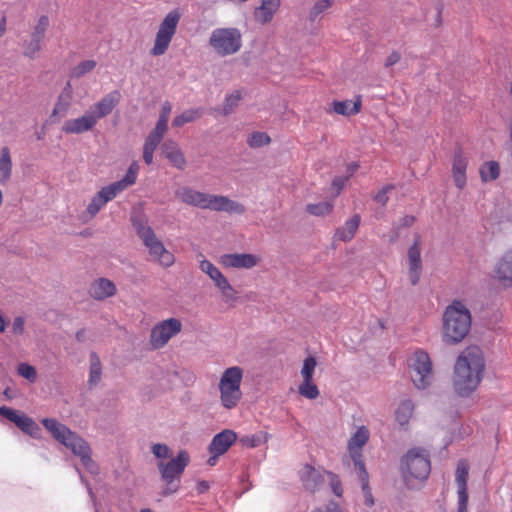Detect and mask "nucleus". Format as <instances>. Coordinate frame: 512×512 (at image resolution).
Masks as SVG:
<instances>
[{
  "instance_id": "obj_15",
  "label": "nucleus",
  "mask_w": 512,
  "mask_h": 512,
  "mask_svg": "<svg viewBox=\"0 0 512 512\" xmlns=\"http://www.w3.org/2000/svg\"><path fill=\"white\" fill-rule=\"evenodd\" d=\"M181 330L182 323L177 318L160 321L151 330L150 344L154 349H161Z\"/></svg>"
},
{
  "instance_id": "obj_19",
  "label": "nucleus",
  "mask_w": 512,
  "mask_h": 512,
  "mask_svg": "<svg viewBox=\"0 0 512 512\" xmlns=\"http://www.w3.org/2000/svg\"><path fill=\"white\" fill-rule=\"evenodd\" d=\"M408 275L412 285L418 284L422 272L421 238L415 236L412 245L408 249Z\"/></svg>"
},
{
  "instance_id": "obj_33",
  "label": "nucleus",
  "mask_w": 512,
  "mask_h": 512,
  "mask_svg": "<svg viewBox=\"0 0 512 512\" xmlns=\"http://www.w3.org/2000/svg\"><path fill=\"white\" fill-rule=\"evenodd\" d=\"M11 173L12 161L10 150L8 147H3L0 155V184H4L10 179Z\"/></svg>"
},
{
  "instance_id": "obj_56",
  "label": "nucleus",
  "mask_w": 512,
  "mask_h": 512,
  "mask_svg": "<svg viewBox=\"0 0 512 512\" xmlns=\"http://www.w3.org/2000/svg\"><path fill=\"white\" fill-rule=\"evenodd\" d=\"M400 60V54L398 52H392L386 59V67L393 66Z\"/></svg>"
},
{
  "instance_id": "obj_32",
  "label": "nucleus",
  "mask_w": 512,
  "mask_h": 512,
  "mask_svg": "<svg viewBox=\"0 0 512 512\" xmlns=\"http://www.w3.org/2000/svg\"><path fill=\"white\" fill-rule=\"evenodd\" d=\"M44 45V40L30 33L29 39L23 43V55L29 59L38 57Z\"/></svg>"
},
{
  "instance_id": "obj_49",
  "label": "nucleus",
  "mask_w": 512,
  "mask_h": 512,
  "mask_svg": "<svg viewBox=\"0 0 512 512\" xmlns=\"http://www.w3.org/2000/svg\"><path fill=\"white\" fill-rule=\"evenodd\" d=\"M151 452L158 459H165L171 456V449L163 443L153 444L151 447Z\"/></svg>"
},
{
  "instance_id": "obj_26",
  "label": "nucleus",
  "mask_w": 512,
  "mask_h": 512,
  "mask_svg": "<svg viewBox=\"0 0 512 512\" xmlns=\"http://www.w3.org/2000/svg\"><path fill=\"white\" fill-rule=\"evenodd\" d=\"M301 481L304 487L309 491L318 489L322 482V477L319 471L310 465H305L300 473Z\"/></svg>"
},
{
  "instance_id": "obj_9",
  "label": "nucleus",
  "mask_w": 512,
  "mask_h": 512,
  "mask_svg": "<svg viewBox=\"0 0 512 512\" xmlns=\"http://www.w3.org/2000/svg\"><path fill=\"white\" fill-rule=\"evenodd\" d=\"M190 462V456L187 451L181 450L176 457L168 462L160 461L157 465L166 487L163 489V495L167 496L176 493L179 489V479L185 468Z\"/></svg>"
},
{
  "instance_id": "obj_10",
  "label": "nucleus",
  "mask_w": 512,
  "mask_h": 512,
  "mask_svg": "<svg viewBox=\"0 0 512 512\" xmlns=\"http://www.w3.org/2000/svg\"><path fill=\"white\" fill-rule=\"evenodd\" d=\"M209 46L221 57L234 55L242 47V34L234 27L216 28L210 34Z\"/></svg>"
},
{
  "instance_id": "obj_55",
  "label": "nucleus",
  "mask_w": 512,
  "mask_h": 512,
  "mask_svg": "<svg viewBox=\"0 0 512 512\" xmlns=\"http://www.w3.org/2000/svg\"><path fill=\"white\" fill-rule=\"evenodd\" d=\"M331 485H332V489H333V492L335 493V495L341 496V494H342L341 483L337 479V477H335L334 475H331Z\"/></svg>"
},
{
  "instance_id": "obj_2",
  "label": "nucleus",
  "mask_w": 512,
  "mask_h": 512,
  "mask_svg": "<svg viewBox=\"0 0 512 512\" xmlns=\"http://www.w3.org/2000/svg\"><path fill=\"white\" fill-rule=\"evenodd\" d=\"M484 359L476 349H467L462 352L455 363L453 387L461 396H469L481 382L484 371Z\"/></svg>"
},
{
  "instance_id": "obj_17",
  "label": "nucleus",
  "mask_w": 512,
  "mask_h": 512,
  "mask_svg": "<svg viewBox=\"0 0 512 512\" xmlns=\"http://www.w3.org/2000/svg\"><path fill=\"white\" fill-rule=\"evenodd\" d=\"M469 477V464L466 460H460L455 471V484L457 486L458 507L457 512L468 511L467 481Z\"/></svg>"
},
{
  "instance_id": "obj_59",
  "label": "nucleus",
  "mask_w": 512,
  "mask_h": 512,
  "mask_svg": "<svg viewBox=\"0 0 512 512\" xmlns=\"http://www.w3.org/2000/svg\"><path fill=\"white\" fill-rule=\"evenodd\" d=\"M358 168H359V165L356 162H352V163L348 164L347 165L348 175L346 177H348V179H349L357 171Z\"/></svg>"
},
{
  "instance_id": "obj_12",
  "label": "nucleus",
  "mask_w": 512,
  "mask_h": 512,
  "mask_svg": "<svg viewBox=\"0 0 512 512\" xmlns=\"http://www.w3.org/2000/svg\"><path fill=\"white\" fill-rule=\"evenodd\" d=\"M412 382L418 389H426L433 381L432 363L429 355L423 350H417L409 359Z\"/></svg>"
},
{
  "instance_id": "obj_60",
  "label": "nucleus",
  "mask_w": 512,
  "mask_h": 512,
  "mask_svg": "<svg viewBox=\"0 0 512 512\" xmlns=\"http://www.w3.org/2000/svg\"><path fill=\"white\" fill-rule=\"evenodd\" d=\"M153 159H154V152H144L143 151V160L147 165L152 164Z\"/></svg>"
},
{
  "instance_id": "obj_34",
  "label": "nucleus",
  "mask_w": 512,
  "mask_h": 512,
  "mask_svg": "<svg viewBox=\"0 0 512 512\" xmlns=\"http://www.w3.org/2000/svg\"><path fill=\"white\" fill-rule=\"evenodd\" d=\"M17 427H19L24 433L30 435L31 437L38 438L41 433V428L38 424L27 417L23 413L19 416L16 423Z\"/></svg>"
},
{
  "instance_id": "obj_6",
  "label": "nucleus",
  "mask_w": 512,
  "mask_h": 512,
  "mask_svg": "<svg viewBox=\"0 0 512 512\" xmlns=\"http://www.w3.org/2000/svg\"><path fill=\"white\" fill-rule=\"evenodd\" d=\"M400 471L405 485L412 489L416 481H425L431 471L429 454L421 448L410 449L400 461Z\"/></svg>"
},
{
  "instance_id": "obj_44",
  "label": "nucleus",
  "mask_w": 512,
  "mask_h": 512,
  "mask_svg": "<svg viewBox=\"0 0 512 512\" xmlns=\"http://www.w3.org/2000/svg\"><path fill=\"white\" fill-rule=\"evenodd\" d=\"M333 209V203L329 201L320 202L317 204H308L307 211L314 216H325Z\"/></svg>"
},
{
  "instance_id": "obj_57",
  "label": "nucleus",
  "mask_w": 512,
  "mask_h": 512,
  "mask_svg": "<svg viewBox=\"0 0 512 512\" xmlns=\"http://www.w3.org/2000/svg\"><path fill=\"white\" fill-rule=\"evenodd\" d=\"M210 488L209 482L200 481L197 483L196 490L199 494L205 493Z\"/></svg>"
},
{
  "instance_id": "obj_36",
  "label": "nucleus",
  "mask_w": 512,
  "mask_h": 512,
  "mask_svg": "<svg viewBox=\"0 0 512 512\" xmlns=\"http://www.w3.org/2000/svg\"><path fill=\"white\" fill-rule=\"evenodd\" d=\"M202 109H187L173 119V126L181 127L186 123L193 122L202 116Z\"/></svg>"
},
{
  "instance_id": "obj_47",
  "label": "nucleus",
  "mask_w": 512,
  "mask_h": 512,
  "mask_svg": "<svg viewBox=\"0 0 512 512\" xmlns=\"http://www.w3.org/2000/svg\"><path fill=\"white\" fill-rule=\"evenodd\" d=\"M334 0H319L317 1L310 11V19L315 20L321 13L329 9Z\"/></svg>"
},
{
  "instance_id": "obj_13",
  "label": "nucleus",
  "mask_w": 512,
  "mask_h": 512,
  "mask_svg": "<svg viewBox=\"0 0 512 512\" xmlns=\"http://www.w3.org/2000/svg\"><path fill=\"white\" fill-rule=\"evenodd\" d=\"M199 268L213 281L225 302L235 301L237 299L236 290L233 288L224 274L220 271V269L216 267L211 261L207 259L200 260Z\"/></svg>"
},
{
  "instance_id": "obj_25",
  "label": "nucleus",
  "mask_w": 512,
  "mask_h": 512,
  "mask_svg": "<svg viewBox=\"0 0 512 512\" xmlns=\"http://www.w3.org/2000/svg\"><path fill=\"white\" fill-rule=\"evenodd\" d=\"M111 198L108 196L106 191L102 188L97 192L91 199L87 206L86 212L82 215V219L87 221L96 216L99 211L109 202Z\"/></svg>"
},
{
  "instance_id": "obj_1",
  "label": "nucleus",
  "mask_w": 512,
  "mask_h": 512,
  "mask_svg": "<svg viewBox=\"0 0 512 512\" xmlns=\"http://www.w3.org/2000/svg\"><path fill=\"white\" fill-rule=\"evenodd\" d=\"M174 195L182 204L202 210L238 215H242L246 212L245 206L240 202L224 195L200 191L188 185L177 187L174 191Z\"/></svg>"
},
{
  "instance_id": "obj_35",
  "label": "nucleus",
  "mask_w": 512,
  "mask_h": 512,
  "mask_svg": "<svg viewBox=\"0 0 512 512\" xmlns=\"http://www.w3.org/2000/svg\"><path fill=\"white\" fill-rule=\"evenodd\" d=\"M413 411H414V404L411 400L406 399V400L401 401V403L399 404V406L397 407L396 412H395V417H396L397 422L401 426L406 425L409 422V420L413 414Z\"/></svg>"
},
{
  "instance_id": "obj_29",
  "label": "nucleus",
  "mask_w": 512,
  "mask_h": 512,
  "mask_svg": "<svg viewBox=\"0 0 512 512\" xmlns=\"http://www.w3.org/2000/svg\"><path fill=\"white\" fill-rule=\"evenodd\" d=\"M333 111L339 115L350 116L357 114L361 109V100L334 101L332 103Z\"/></svg>"
},
{
  "instance_id": "obj_63",
  "label": "nucleus",
  "mask_w": 512,
  "mask_h": 512,
  "mask_svg": "<svg viewBox=\"0 0 512 512\" xmlns=\"http://www.w3.org/2000/svg\"><path fill=\"white\" fill-rule=\"evenodd\" d=\"M5 330V321L3 317L0 315V332H3Z\"/></svg>"
},
{
  "instance_id": "obj_7",
  "label": "nucleus",
  "mask_w": 512,
  "mask_h": 512,
  "mask_svg": "<svg viewBox=\"0 0 512 512\" xmlns=\"http://www.w3.org/2000/svg\"><path fill=\"white\" fill-rule=\"evenodd\" d=\"M244 371L239 366L226 368L219 379L218 390L220 393L221 405L231 410L235 408L242 399L241 383Z\"/></svg>"
},
{
  "instance_id": "obj_20",
  "label": "nucleus",
  "mask_w": 512,
  "mask_h": 512,
  "mask_svg": "<svg viewBox=\"0 0 512 512\" xmlns=\"http://www.w3.org/2000/svg\"><path fill=\"white\" fill-rule=\"evenodd\" d=\"M139 170V163L137 161H133L128 167V170L122 179L103 187L111 200H113L118 194L126 190L128 187L135 184Z\"/></svg>"
},
{
  "instance_id": "obj_40",
  "label": "nucleus",
  "mask_w": 512,
  "mask_h": 512,
  "mask_svg": "<svg viewBox=\"0 0 512 512\" xmlns=\"http://www.w3.org/2000/svg\"><path fill=\"white\" fill-rule=\"evenodd\" d=\"M165 133L153 129L148 136L145 139L144 145H143V151L144 152H155L158 145L161 143Z\"/></svg>"
},
{
  "instance_id": "obj_30",
  "label": "nucleus",
  "mask_w": 512,
  "mask_h": 512,
  "mask_svg": "<svg viewBox=\"0 0 512 512\" xmlns=\"http://www.w3.org/2000/svg\"><path fill=\"white\" fill-rule=\"evenodd\" d=\"M359 224H360V216L359 215H354L352 216L349 220H347L344 225L339 228L336 232V237L339 239V240H342V241H349L353 238V236L355 235L358 227H359Z\"/></svg>"
},
{
  "instance_id": "obj_8",
  "label": "nucleus",
  "mask_w": 512,
  "mask_h": 512,
  "mask_svg": "<svg viewBox=\"0 0 512 512\" xmlns=\"http://www.w3.org/2000/svg\"><path fill=\"white\" fill-rule=\"evenodd\" d=\"M134 226L137 235L147 248L151 260L164 268L171 267L175 263V257L165 248L152 227L142 222H137Z\"/></svg>"
},
{
  "instance_id": "obj_31",
  "label": "nucleus",
  "mask_w": 512,
  "mask_h": 512,
  "mask_svg": "<svg viewBox=\"0 0 512 512\" xmlns=\"http://www.w3.org/2000/svg\"><path fill=\"white\" fill-rule=\"evenodd\" d=\"M90 367H89V378H88V384L89 386L95 387L99 384L102 378V365L99 356L92 352L90 354L89 359Z\"/></svg>"
},
{
  "instance_id": "obj_14",
  "label": "nucleus",
  "mask_w": 512,
  "mask_h": 512,
  "mask_svg": "<svg viewBox=\"0 0 512 512\" xmlns=\"http://www.w3.org/2000/svg\"><path fill=\"white\" fill-rule=\"evenodd\" d=\"M369 438V429L362 425L357 428L348 441L349 455L355 468L362 474L363 480L367 478V471L362 459V448L367 444Z\"/></svg>"
},
{
  "instance_id": "obj_58",
  "label": "nucleus",
  "mask_w": 512,
  "mask_h": 512,
  "mask_svg": "<svg viewBox=\"0 0 512 512\" xmlns=\"http://www.w3.org/2000/svg\"><path fill=\"white\" fill-rule=\"evenodd\" d=\"M326 512H342V510L336 502L331 501L326 506Z\"/></svg>"
},
{
  "instance_id": "obj_48",
  "label": "nucleus",
  "mask_w": 512,
  "mask_h": 512,
  "mask_svg": "<svg viewBox=\"0 0 512 512\" xmlns=\"http://www.w3.org/2000/svg\"><path fill=\"white\" fill-rule=\"evenodd\" d=\"M395 188L392 184L383 186L373 197L374 201L382 206H385L389 200L388 193Z\"/></svg>"
},
{
  "instance_id": "obj_39",
  "label": "nucleus",
  "mask_w": 512,
  "mask_h": 512,
  "mask_svg": "<svg viewBox=\"0 0 512 512\" xmlns=\"http://www.w3.org/2000/svg\"><path fill=\"white\" fill-rule=\"evenodd\" d=\"M50 27V18L48 15L39 16L32 26L31 34L45 40L46 33Z\"/></svg>"
},
{
  "instance_id": "obj_46",
  "label": "nucleus",
  "mask_w": 512,
  "mask_h": 512,
  "mask_svg": "<svg viewBox=\"0 0 512 512\" xmlns=\"http://www.w3.org/2000/svg\"><path fill=\"white\" fill-rule=\"evenodd\" d=\"M18 374L29 382L33 383L37 379V371L35 367L27 363H20L17 368Z\"/></svg>"
},
{
  "instance_id": "obj_51",
  "label": "nucleus",
  "mask_w": 512,
  "mask_h": 512,
  "mask_svg": "<svg viewBox=\"0 0 512 512\" xmlns=\"http://www.w3.org/2000/svg\"><path fill=\"white\" fill-rule=\"evenodd\" d=\"M359 478H360V480L362 482V490H363V493H364L365 504L367 506L371 507V506L374 505V499H373L371 490H370V488L368 486V483H367L368 477L365 480H363L362 474L359 472Z\"/></svg>"
},
{
  "instance_id": "obj_18",
  "label": "nucleus",
  "mask_w": 512,
  "mask_h": 512,
  "mask_svg": "<svg viewBox=\"0 0 512 512\" xmlns=\"http://www.w3.org/2000/svg\"><path fill=\"white\" fill-rule=\"evenodd\" d=\"M260 257L250 253H227L219 257V264L227 269H251L259 264Z\"/></svg>"
},
{
  "instance_id": "obj_42",
  "label": "nucleus",
  "mask_w": 512,
  "mask_h": 512,
  "mask_svg": "<svg viewBox=\"0 0 512 512\" xmlns=\"http://www.w3.org/2000/svg\"><path fill=\"white\" fill-rule=\"evenodd\" d=\"M96 65L97 62L95 60H84L72 68L70 77L79 79L87 73L91 72L96 67Z\"/></svg>"
},
{
  "instance_id": "obj_3",
  "label": "nucleus",
  "mask_w": 512,
  "mask_h": 512,
  "mask_svg": "<svg viewBox=\"0 0 512 512\" xmlns=\"http://www.w3.org/2000/svg\"><path fill=\"white\" fill-rule=\"evenodd\" d=\"M41 422L55 440L70 449L74 455L81 459L88 472L98 474L99 468L91 458L90 446L81 436L54 418H44Z\"/></svg>"
},
{
  "instance_id": "obj_43",
  "label": "nucleus",
  "mask_w": 512,
  "mask_h": 512,
  "mask_svg": "<svg viewBox=\"0 0 512 512\" xmlns=\"http://www.w3.org/2000/svg\"><path fill=\"white\" fill-rule=\"evenodd\" d=\"M271 139L265 132L255 131L247 138V144L251 148H260L270 143Z\"/></svg>"
},
{
  "instance_id": "obj_52",
  "label": "nucleus",
  "mask_w": 512,
  "mask_h": 512,
  "mask_svg": "<svg viewBox=\"0 0 512 512\" xmlns=\"http://www.w3.org/2000/svg\"><path fill=\"white\" fill-rule=\"evenodd\" d=\"M0 414L2 416H4L5 418H7L9 421H11L13 423H16L17 419L19 418V416L22 413H18L16 410H14L12 408H9V407L1 406L0 407Z\"/></svg>"
},
{
  "instance_id": "obj_53",
  "label": "nucleus",
  "mask_w": 512,
  "mask_h": 512,
  "mask_svg": "<svg viewBox=\"0 0 512 512\" xmlns=\"http://www.w3.org/2000/svg\"><path fill=\"white\" fill-rule=\"evenodd\" d=\"M24 324H25V321H24V318L19 316V317H16L13 321V324H12V331L14 334H17V335H21L23 334L24 332Z\"/></svg>"
},
{
  "instance_id": "obj_62",
  "label": "nucleus",
  "mask_w": 512,
  "mask_h": 512,
  "mask_svg": "<svg viewBox=\"0 0 512 512\" xmlns=\"http://www.w3.org/2000/svg\"><path fill=\"white\" fill-rule=\"evenodd\" d=\"M5 23H6V20L5 18L3 17L1 19V22H0V37H2V35L4 34L5 32Z\"/></svg>"
},
{
  "instance_id": "obj_16",
  "label": "nucleus",
  "mask_w": 512,
  "mask_h": 512,
  "mask_svg": "<svg viewBox=\"0 0 512 512\" xmlns=\"http://www.w3.org/2000/svg\"><path fill=\"white\" fill-rule=\"evenodd\" d=\"M316 366H317L316 358L313 356H308L307 358L304 359L303 365H302V368L300 371L303 381L298 387V392L301 396H303L309 400L316 399L320 394L317 385L313 381V375H314Z\"/></svg>"
},
{
  "instance_id": "obj_54",
  "label": "nucleus",
  "mask_w": 512,
  "mask_h": 512,
  "mask_svg": "<svg viewBox=\"0 0 512 512\" xmlns=\"http://www.w3.org/2000/svg\"><path fill=\"white\" fill-rule=\"evenodd\" d=\"M348 177L344 176H337L332 181V187L336 189V195L340 193V191L345 186V183L347 182Z\"/></svg>"
},
{
  "instance_id": "obj_24",
  "label": "nucleus",
  "mask_w": 512,
  "mask_h": 512,
  "mask_svg": "<svg viewBox=\"0 0 512 512\" xmlns=\"http://www.w3.org/2000/svg\"><path fill=\"white\" fill-rule=\"evenodd\" d=\"M496 278L504 285L512 284V251L507 252L495 267Z\"/></svg>"
},
{
  "instance_id": "obj_27",
  "label": "nucleus",
  "mask_w": 512,
  "mask_h": 512,
  "mask_svg": "<svg viewBox=\"0 0 512 512\" xmlns=\"http://www.w3.org/2000/svg\"><path fill=\"white\" fill-rule=\"evenodd\" d=\"M280 6V0H262L256 11V17L261 23H268Z\"/></svg>"
},
{
  "instance_id": "obj_38",
  "label": "nucleus",
  "mask_w": 512,
  "mask_h": 512,
  "mask_svg": "<svg viewBox=\"0 0 512 512\" xmlns=\"http://www.w3.org/2000/svg\"><path fill=\"white\" fill-rule=\"evenodd\" d=\"M64 93H66V98H64V95H61L59 97L58 102L56 103L52 115L55 116L57 114L65 115L68 111V108L70 106V99H71V84L68 82L64 88Z\"/></svg>"
},
{
  "instance_id": "obj_5",
  "label": "nucleus",
  "mask_w": 512,
  "mask_h": 512,
  "mask_svg": "<svg viewBox=\"0 0 512 512\" xmlns=\"http://www.w3.org/2000/svg\"><path fill=\"white\" fill-rule=\"evenodd\" d=\"M471 328V313L466 305L459 300L449 304L442 317V337L447 344L461 342Z\"/></svg>"
},
{
  "instance_id": "obj_64",
  "label": "nucleus",
  "mask_w": 512,
  "mask_h": 512,
  "mask_svg": "<svg viewBox=\"0 0 512 512\" xmlns=\"http://www.w3.org/2000/svg\"><path fill=\"white\" fill-rule=\"evenodd\" d=\"M83 336H84V331H78L76 333V338L77 340L81 341L83 339Z\"/></svg>"
},
{
  "instance_id": "obj_41",
  "label": "nucleus",
  "mask_w": 512,
  "mask_h": 512,
  "mask_svg": "<svg viewBox=\"0 0 512 512\" xmlns=\"http://www.w3.org/2000/svg\"><path fill=\"white\" fill-rule=\"evenodd\" d=\"M172 111V105L170 102L165 101L162 104L160 115L154 129L166 133L168 130L169 116Z\"/></svg>"
},
{
  "instance_id": "obj_37",
  "label": "nucleus",
  "mask_w": 512,
  "mask_h": 512,
  "mask_svg": "<svg viewBox=\"0 0 512 512\" xmlns=\"http://www.w3.org/2000/svg\"><path fill=\"white\" fill-rule=\"evenodd\" d=\"M480 176L482 181L488 182L498 178L500 174V166L496 161L485 162L480 167Z\"/></svg>"
},
{
  "instance_id": "obj_21",
  "label": "nucleus",
  "mask_w": 512,
  "mask_h": 512,
  "mask_svg": "<svg viewBox=\"0 0 512 512\" xmlns=\"http://www.w3.org/2000/svg\"><path fill=\"white\" fill-rule=\"evenodd\" d=\"M237 435L234 431L226 429L216 434L209 444L210 454L223 455L236 441Z\"/></svg>"
},
{
  "instance_id": "obj_45",
  "label": "nucleus",
  "mask_w": 512,
  "mask_h": 512,
  "mask_svg": "<svg viewBox=\"0 0 512 512\" xmlns=\"http://www.w3.org/2000/svg\"><path fill=\"white\" fill-rule=\"evenodd\" d=\"M241 98L242 97L239 91H234L233 93L228 94L225 98V103L222 109L223 115L231 114L238 106Z\"/></svg>"
},
{
  "instance_id": "obj_4",
  "label": "nucleus",
  "mask_w": 512,
  "mask_h": 512,
  "mask_svg": "<svg viewBox=\"0 0 512 512\" xmlns=\"http://www.w3.org/2000/svg\"><path fill=\"white\" fill-rule=\"evenodd\" d=\"M120 100V91H110L98 102L91 105L82 116L67 120L62 127V131L66 134H82L92 130L100 119L111 114Z\"/></svg>"
},
{
  "instance_id": "obj_11",
  "label": "nucleus",
  "mask_w": 512,
  "mask_h": 512,
  "mask_svg": "<svg viewBox=\"0 0 512 512\" xmlns=\"http://www.w3.org/2000/svg\"><path fill=\"white\" fill-rule=\"evenodd\" d=\"M181 18L178 9L171 10L162 20L156 32L153 47L150 50L152 56H161L166 53Z\"/></svg>"
},
{
  "instance_id": "obj_28",
  "label": "nucleus",
  "mask_w": 512,
  "mask_h": 512,
  "mask_svg": "<svg viewBox=\"0 0 512 512\" xmlns=\"http://www.w3.org/2000/svg\"><path fill=\"white\" fill-rule=\"evenodd\" d=\"M467 161L460 154H456L453 161V177L458 188H463L466 184Z\"/></svg>"
},
{
  "instance_id": "obj_50",
  "label": "nucleus",
  "mask_w": 512,
  "mask_h": 512,
  "mask_svg": "<svg viewBox=\"0 0 512 512\" xmlns=\"http://www.w3.org/2000/svg\"><path fill=\"white\" fill-rule=\"evenodd\" d=\"M415 221V218L411 215H406L404 217H402L399 222L395 225L394 229H395V232L394 234L391 236L390 238V242H394L396 241V239L398 238V232L397 230L401 227H410L413 225Z\"/></svg>"
},
{
  "instance_id": "obj_23",
  "label": "nucleus",
  "mask_w": 512,
  "mask_h": 512,
  "mask_svg": "<svg viewBox=\"0 0 512 512\" xmlns=\"http://www.w3.org/2000/svg\"><path fill=\"white\" fill-rule=\"evenodd\" d=\"M115 293V284L107 278H99L95 280L89 288V294L96 300H104L112 297Z\"/></svg>"
},
{
  "instance_id": "obj_61",
  "label": "nucleus",
  "mask_w": 512,
  "mask_h": 512,
  "mask_svg": "<svg viewBox=\"0 0 512 512\" xmlns=\"http://www.w3.org/2000/svg\"><path fill=\"white\" fill-rule=\"evenodd\" d=\"M220 455H215V454H211L210 458L208 459L207 463L210 465V466H214L217 462V459Z\"/></svg>"
},
{
  "instance_id": "obj_22",
  "label": "nucleus",
  "mask_w": 512,
  "mask_h": 512,
  "mask_svg": "<svg viewBox=\"0 0 512 512\" xmlns=\"http://www.w3.org/2000/svg\"><path fill=\"white\" fill-rule=\"evenodd\" d=\"M161 150L163 155L169 160L173 167L179 170L185 169L187 162L184 153L174 140H166L162 144Z\"/></svg>"
}]
</instances>
